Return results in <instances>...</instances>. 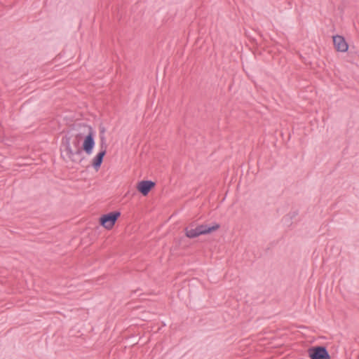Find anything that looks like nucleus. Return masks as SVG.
<instances>
[{"label":"nucleus","mask_w":359,"mask_h":359,"mask_svg":"<svg viewBox=\"0 0 359 359\" xmlns=\"http://www.w3.org/2000/svg\"><path fill=\"white\" fill-rule=\"evenodd\" d=\"M80 139L81 135H77L72 142L73 146L70 144L69 137H66L65 140H63L65 149L62 156L65 160L72 162L80 161L81 154V149L79 147Z\"/></svg>","instance_id":"f257e3e1"},{"label":"nucleus","mask_w":359,"mask_h":359,"mask_svg":"<svg viewBox=\"0 0 359 359\" xmlns=\"http://www.w3.org/2000/svg\"><path fill=\"white\" fill-rule=\"evenodd\" d=\"M219 228V224H215L211 226L205 224L195 226L194 224L191 223L188 226L185 227L184 232L187 238H194L201 235L208 234L217 231Z\"/></svg>","instance_id":"f03ea898"},{"label":"nucleus","mask_w":359,"mask_h":359,"mask_svg":"<svg viewBox=\"0 0 359 359\" xmlns=\"http://www.w3.org/2000/svg\"><path fill=\"white\" fill-rule=\"evenodd\" d=\"M84 131L87 133L83 143V149L88 154L90 155L95 146L94 132L93 128L89 126H83Z\"/></svg>","instance_id":"7ed1b4c3"},{"label":"nucleus","mask_w":359,"mask_h":359,"mask_svg":"<svg viewBox=\"0 0 359 359\" xmlns=\"http://www.w3.org/2000/svg\"><path fill=\"white\" fill-rule=\"evenodd\" d=\"M308 354L311 359H331L327 348L322 346L309 348Z\"/></svg>","instance_id":"20e7f679"},{"label":"nucleus","mask_w":359,"mask_h":359,"mask_svg":"<svg viewBox=\"0 0 359 359\" xmlns=\"http://www.w3.org/2000/svg\"><path fill=\"white\" fill-rule=\"evenodd\" d=\"M120 215L121 212L118 211L111 212L104 215L100 219V224L107 229H111Z\"/></svg>","instance_id":"39448f33"},{"label":"nucleus","mask_w":359,"mask_h":359,"mask_svg":"<svg viewBox=\"0 0 359 359\" xmlns=\"http://www.w3.org/2000/svg\"><path fill=\"white\" fill-rule=\"evenodd\" d=\"M100 139H101V144H100L101 150L95 156V158L93 159V162H92V165L96 170H97L100 168V167L103 161V158L105 156L106 152H107V144L105 143V138L104 136H102L100 137Z\"/></svg>","instance_id":"423d86ee"},{"label":"nucleus","mask_w":359,"mask_h":359,"mask_svg":"<svg viewBox=\"0 0 359 359\" xmlns=\"http://www.w3.org/2000/svg\"><path fill=\"white\" fill-rule=\"evenodd\" d=\"M333 43L337 51L346 52L348 48V43L341 36L337 35L333 36Z\"/></svg>","instance_id":"0eeeda50"},{"label":"nucleus","mask_w":359,"mask_h":359,"mask_svg":"<svg viewBox=\"0 0 359 359\" xmlns=\"http://www.w3.org/2000/svg\"><path fill=\"white\" fill-rule=\"evenodd\" d=\"M154 186L155 183L154 182L143 180L138 183L137 189L142 195L147 196Z\"/></svg>","instance_id":"6e6552de"}]
</instances>
